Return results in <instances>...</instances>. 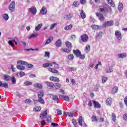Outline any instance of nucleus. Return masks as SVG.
Masks as SVG:
<instances>
[{
  "instance_id": "nucleus-12",
  "label": "nucleus",
  "mask_w": 127,
  "mask_h": 127,
  "mask_svg": "<svg viewBox=\"0 0 127 127\" xmlns=\"http://www.w3.org/2000/svg\"><path fill=\"white\" fill-rule=\"evenodd\" d=\"M96 16L98 17L99 19L101 20V21H104L105 20V17L100 13H96Z\"/></svg>"
},
{
  "instance_id": "nucleus-48",
  "label": "nucleus",
  "mask_w": 127,
  "mask_h": 127,
  "mask_svg": "<svg viewBox=\"0 0 127 127\" xmlns=\"http://www.w3.org/2000/svg\"><path fill=\"white\" fill-rule=\"evenodd\" d=\"M116 119H117L116 114L112 113V119L113 122H116Z\"/></svg>"
},
{
  "instance_id": "nucleus-24",
  "label": "nucleus",
  "mask_w": 127,
  "mask_h": 127,
  "mask_svg": "<svg viewBox=\"0 0 127 127\" xmlns=\"http://www.w3.org/2000/svg\"><path fill=\"white\" fill-rule=\"evenodd\" d=\"M65 45L69 49H71V48H72V43L69 41H67L65 42Z\"/></svg>"
},
{
  "instance_id": "nucleus-49",
  "label": "nucleus",
  "mask_w": 127,
  "mask_h": 127,
  "mask_svg": "<svg viewBox=\"0 0 127 127\" xmlns=\"http://www.w3.org/2000/svg\"><path fill=\"white\" fill-rule=\"evenodd\" d=\"M113 72V68L112 67H108L106 69V73H112Z\"/></svg>"
},
{
  "instance_id": "nucleus-45",
  "label": "nucleus",
  "mask_w": 127,
  "mask_h": 127,
  "mask_svg": "<svg viewBox=\"0 0 127 127\" xmlns=\"http://www.w3.org/2000/svg\"><path fill=\"white\" fill-rule=\"evenodd\" d=\"M3 18H4V19H5V20H7L9 19V16H8V14H5L3 15Z\"/></svg>"
},
{
  "instance_id": "nucleus-54",
  "label": "nucleus",
  "mask_w": 127,
  "mask_h": 127,
  "mask_svg": "<svg viewBox=\"0 0 127 127\" xmlns=\"http://www.w3.org/2000/svg\"><path fill=\"white\" fill-rule=\"evenodd\" d=\"M27 65V67L29 69H32L33 68V65H32L31 64H28Z\"/></svg>"
},
{
  "instance_id": "nucleus-28",
  "label": "nucleus",
  "mask_w": 127,
  "mask_h": 127,
  "mask_svg": "<svg viewBox=\"0 0 127 127\" xmlns=\"http://www.w3.org/2000/svg\"><path fill=\"white\" fill-rule=\"evenodd\" d=\"M17 76H18V77H23V76H25V73L21 71V72H19L17 73Z\"/></svg>"
},
{
  "instance_id": "nucleus-20",
  "label": "nucleus",
  "mask_w": 127,
  "mask_h": 127,
  "mask_svg": "<svg viewBox=\"0 0 127 127\" xmlns=\"http://www.w3.org/2000/svg\"><path fill=\"white\" fill-rule=\"evenodd\" d=\"M118 88L117 86H115L114 87H113L112 88V90L111 91V93L113 94H116V93H118Z\"/></svg>"
},
{
  "instance_id": "nucleus-47",
  "label": "nucleus",
  "mask_w": 127,
  "mask_h": 127,
  "mask_svg": "<svg viewBox=\"0 0 127 127\" xmlns=\"http://www.w3.org/2000/svg\"><path fill=\"white\" fill-rule=\"evenodd\" d=\"M37 35H38V33H36L35 34H32L30 37L29 38H33L34 37H36L37 36Z\"/></svg>"
},
{
  "instance_id": "nucleus-50",
  "label": "nucleus",
  "mask_w": 127,
  "mask_h": 127,
  "mask_svg": "<svg viewBox=\"0 0 127 127\" xmlns=\"http://www.w3.org/2000/svg\"><path fill=\"white\" fill-rule=\"evenodd\" d=\"M24 84L26 85V86H30L32 85V82L26 81L24 82Z\"/></svg>"
},
{
  "instance_id": "nucleus-35",
  "label": "nucleus",
  "mask_w": 127,
  "mask_h": 127,
  "mask_svg": "<svg viewBox=\"0 0 127 127\" xmlns=\"http://www.w3.org/2000/svg\"><path fill=\"white\" fill-rule=\"evenodd\" d=\"M34 87L35 88H39V89H42V85L39 83H36L34 84Z\"/></svg>"
},
{
  "instance_id": "nucleus-57",
  "label": "nucleus",
  "mask_w": 127,
  "mask_h": 127,
  "mask_svg": "<svg viewBox=\"0 0 127 127\" xmlns=\"http://www.w3.org/2000/svg\"><path fill=\"white\" fill-rule=\"evenodd\" d=\"M67 116H68V117H70V118H73V117H74V113L68 112L67 113Z\"/></svg>"
},
{
  "instance_id": "nucleus-56",
  "label": "nucleus",
  "mask_w": 127,
  "mask_h": 127,
  "mask_svg": "<svg viewBox=\"0 0 127 127\" xmlns=\"http://www.w3.org/2000/svg\"><path fill=\"white\" fill-rule=\"evenodd\" d=\"M69 70L70 72H72L73 71H76L77 70V68L76 67H69Z\"/></svg>"
},
{
  "instance_id": "nucleus-42",
  "label": "nucleus",
  "mask_w": 127,
  "mask_h": 127,
  "mask_svg": "<svg viewBox=\"0 0 127 127\" xmlns=\"http://www.w3.org/2000/svg\"><path fill=\"white\" fill-rule=\"evenodd\" d=\"M102 32H100L99 33H97L96 35L97 38H98L99 39H101L102 38Z\"/></svg>"
},
{
  "instance_id": "nucleus-26",
  "label": "nucleus",
  "mask_w": 127,
  "mask_h": 127,
  "mask_svg": "<svg viewBox=\"0 0 127 127\" xmlns=\"http://www.w3.org/2000/svg\"><path fill=\"white\" fill-rule=\"evenodd\" d=\"M45 84H46L48 85V87H49L50 88H51L52 89H53V87L54 86V84L48 82L47 81L45 82Z\"/></svg>"
},
{
  "instance_id": "nucleus-32",
  "label": "nucleus",
  "mask_w": 127,
  "mask_h": 127,
  "mask_svg": "<svg viewBox=\"0 0 127 127\" xmlns=\"http://www.w3.org/2000/svg\"><path fill=\"white\" fill-rule=\"evenodd\" d=\"M4 81H10V80H11V77L9 75H4Z\"/></svg>"
},
{
  "instance_id": "nucleus-7",
  "label": "nucleus",
  "mask_w": 127,
  "mask_h": 127,
  "mask_svg": "<svg viewBox=\"0 0 127 127\" xmlns=\"http://www.w3.org/2000/svg\"><path fill=\"white\" fill-rule=\"evenodd\" d=\"M28 11H29V12H31L32 14H34V15L36 14L37 10H36V8L35 7H32L29 8Z\"/></svg>"
},
{
  "instance_id": "nucleus-3",
  "label": "nucleus",
  "mask_w": 127,
  "mask_h": 127,
  "mask_svg": "<svg viewBox=\"0 0 127 127\" xmlns=\"http://www.w3.org/2000/svg\"><path fill=\"white\" fill-rule=\"evenodd\" d=\"M8 8L10 12H13L15 10V2L14 1H12L10 3Z\"/></svg>"
},
{
  "instance_id": "nucleus-34",
  "label": "nucleus",
  "mask_w": 127,
  "mask_h": 127,
  "mask_svg": "<svg viewBox=\"0 0 127 127\" xmlns=\"http://www.w3.org/2000/svg\"><path fill=\"white\" fill-rule=\"evenodd\" d=\"M80 15L82 18V19H84L86 18V14L84 12V10H82L80 13Z\"/></svg>"
},
{
  "instance_id": "nucleus-31",
  "label": "nucleus",
  "mask_w": 127,
  "mask_h": 127,
  "mask_svg": "<svg viewBox=\"0 0 127 127\" xmlns=\"http://www.w3.org/2000/svg\"><path fill=\"white\" fill-rule=\"evenodd\" d=\"M118 10L121 12L122 10H123V4L121 2H120L118 4Z\"/></svg>"
},
{
  "instance_id": "nucleus-10",
  "label": "nucleus",
  "mask_w": 127,
  "mask_h": 127,
  "mask_svg": "<svg viewBox=\"0 0 127 127\" xmlns=\"http://www.w3.org/2000/svg\"><path fill=\"white\" fill-rule=\"evenodd\" d=\"M40 118H41V119H44V118H47V110H45L43 113H42L40 116Z\"/></svg>"
},
{
  "instance_id": "nucleus-53",
  "label": "nucleus",
  "mask_w": 127,
  "mask_h": 127,
  "mask_svg": "<svg viewBox=\"0 0 127 127\" xmlns=\"http://www.w3.org/2000/svg\"><path fill=\"white\" fill-rule=\"evenodd\" d=\"M68 58L69 59V60H72V59H74V55L70 54L68 55Z\"/></svg>"
},
{
  "instance_id": "nucleus-40",
  "label": "nucleus",
  "mask_w": 127,
  "mask_h": 127,
  "mask_svg": "<svg viewBox=\"0 0 127 127\" xmlns=\"http://www.w3.org/2000/svg\"><path fill=\"white\" fill-rule=\"evenodd\" d=\"M91 28L94 29V30H98V29H99V26L97 25H91Z\"/></svg>"
},
{
  "instance_id": "nucleus-38",
  "label": "nucleus",
  "mask_w": 127,
  "mask_h": 127,
  "mask_svg": "<svg viewBox=\"0 0 127 127\" xmlns=\"http://www.w3.org/2000/svg\"><path fill=\"white\" fill-rule=\"evenodd\" d=\"M53 39L52 37H50V38H49L47 41H46V42L45 43V45H46L47 44H49V43H50V42H51V39Z\"/></svg>"
},
{
  "instance_id": "nucleus-5",
  "label": "nucleus",
  "mask_w": 127,
  "mask_h": 127,
  "mask_svg": "<svg viewBox=\"0 0 127 127\" xmlns=\"http://www.w3.org/2000/svg\"><path fill=\"white\" fill-rule=\"evenodd\" d=\"M81 40L82 42H87L88 39H89V37L87 34H84L80 36Z\"/></svg>"
},
{
  "instance_id": "nucleus-61",
  "label": "nucleus",
  "mask_w": 127,
  "mask_h": 127,
  "mask_svg": "<svg viewBox=\"0 0 127 127\" xmlns=\"http://www.w3.org/2000/svg\"><path fill=\"white\" fill-rule=\"evenodd\" d=\"M46 124V122L45 121V120H42V121L41 122V126H45V125Z\"/></svg>"
},
{
  "instance_id": "nucleus-41",
  "label": "nucleus",
  "mask_w": 127,
  "mask_h": 127,
  "mask_svg": "<svg viewBox=\"0 0 127 127\" xmlns=\"http://www.w3.org/2000/svg\"><path fill=\"white\" fill-rule=\"evenodd\" d=\"M11 80L12 84H16V79H15V77L14 76L11 77Z\"/></svg>"
},
{
  "instance_id": "nucleus-63",
  "label": "nucleus",
  "mask_w": 127,
  "mask_h": 127,
  "mask_svg": "<svg viewBox=\"0 0 127 127\" xmlns=\"http://www.w3.org/2000/svg\"><path fill=\"white\" fill-rule=\"evenodd\" d=\"M107 81V77H102V83H106Z\"/></svg>"
},
{
  "instance_id": "nucleus-44",
  "label": "nucleus",
  "mask_w": 127,
  "mask_h": 127,
  "mask_svg": "<svg viewBox=\"0 0 127 127\" xmlns=\"http://www.w3.org/2000/svg\"><path fill=\"white\" fill-rule=\"evenodd\" d=\"M61 87V85L60 83H56L55 85H54L53 88H55V89H59Z\"/></svg>"
},
{
  "instance_id": "nucleus-23",
  "label": "nucleus",
  "mask_w": 127,
  "mask_h": 127,
  "mask_svg": "<svg viewBox=\"0 0 127 127\" xmlns=\"http://www.w3.org/2000/svg\"><path fill=\"white\" fill-rule=\"evenodd\" d=\"M41 27H42V23L39 24L37 26L35 27V30L36 31H39Z\"/></svg>"
},
{
  "instance_id": "nucleus-46",
  "label": "nucleus",
  "mask_w": 127,
  "mask_h": 127,
  "mask_svg": "<svg viewBox=\"0 0 127 127\" xmlns=\"http://www.w3.org/2000/svg\"><path fill=\"white\" fill-rule=\"evenodd\" d=\"M41 110V107L37 106L36 107L34 108V112H39Z\"/></svg>"
},
{
  "instance_id": "nucleus-60",
  "label": "nucleus",
  "mask_w": 127,
  "mask_h": 127,
  "mask_svg": "<svg viewBox=\"0 0 127 127\" xmlns=\"http://www.w3.org/2000/svg\"><path fill=\"white\" fill-rule=\"evenodd\" d=\"M31 102H32L31 100L28 99H26L25 101V103H26V104H30Z\"/></svg>"
},
{
  "instance_id": "nucleus-25",
  "label": "nucleus",
  "mask_w": 127,
  "mask_h": 127,
  "mask_svg": "<svg viewBox=\"0 0 127 127\" xmlns=\"http://www.w3.org/2000/svg\"><path fill=\"white\" fill-rule=\"evenodd\" d=\"M61 50L62 51H63V52H66V53H69L70 52H71V51L72 50L71 49H67V48H65V49H61Z\"/></svg>"
},
{
  "instance_id": "nucleus-14",
  "label": "nucleus",
  "mask_w": 127,
  "mask_h": 127,
  "mask_svg": "<svg viewBox=\"0 0 127 127\" xmlns=\"http://www.w3.org/2000/svg\"><path fill=\"white\" fill-rule=\"evenodd\" d=\"M43 68H47L48 67H52V62L49 63H45L43 65Z\"/></svg>"
},
{
  "instance_id": "nucleus-62",
  "label": "nucleus",
  "mask_w": 127,
  "mask_h": 127,
  "mask_svg": "<svg viewBox=\"0 0 127 127\" xmlns=\"http://www.w3.org/2000/svg\"><path fill=\"white\" fill-rule=\"evenodd\" d=\"M50 53L48 52H45V57H49Z\"/></svg>"
},
{
  "instance_id": "nucleus-16",
  "label": "nucleus",
  "mask_w": 127,
  "mask_h": 127,
  "mask_svg": "<svg viewBox=\"0 0 127 127\" xmlns=\"http://www.w3.org/2000/svg\"><path fill=\"white\" fill-rule=\"evenodd\" d=\"M93 103L94 105L95 108H97L98 109L101 108V106L100 105V103H99V102H96L95 100H93Z\"/></svg>"
},
{
  "instance_id": "nucleus-51",
  "label": "nucleus",
  "mask_w": 127,
  "mask_h": 127,
  "mask_svg": "<svg viewBox=\"0 0 127 127\" xmlns=\"http://www.w3.org/2000/svg\"><path fill=\"white\" fill-rule=\"evenodd\" d=\"M72 122L74 126V127H78V126H77V121L75 119H72Z\"/></svg>"
},
{
  "instance_id": "nucleus-36",
  "label": "nucleus",
  "mask_w": 127,
  "mask_h": 127,
  "mask_svg": "<svg viewBox=\"0 0 127 127\" xmlns=\"http://www.w3.org/2000/svg\"><path fill=\"white\" fill-rule=\"evenodd\" d=\"M15 40H9L8 41V43L12 47H14V44H13V42H15Z\"/></svg>"
},
{
  "instance_id": "nucleus-9",
  "label": "nucleus",
  "mask_w": 127,
  "mask_h": 127,
  "mask_svg": "<svg viewBox=\"0 0 127 127\" xmlns=\"http://www.w3.org/2000/svg\"><path fill=\"white\" fill-rule=\"evenodd\" d=\"M50 81H53V82H55L56 83H59V82L60 81L59 78L54 76H51L50 77Z\"/></svg>"
},
{
  "instance_id": "nucleus-29",
  "label": "nucleus",
  "mask_w": 127,
  "mask_h": 127,
  "mask_svg": "<svg viewBox=\"0 0 127 127\" xmlns=\"http://www.w3.org/2000/svg\"><path fill=\"white\" fill-rule=\"evenodd\" d=\"M53 65H55L56 69H59V64L56 63V62H52V66H53Z\"/></svg>"
},
{
  "instance_id": "nucleus-55",
  "label": "nucleus",
  "mask_w": 127,
  "mask_h": 127,
  "mask_svg": "<svg viewBox=\"0 0 127 127\" xmlns=\"http://www.w3.org/2000/svg\"><path fill=\"white\" fill-rule=\"evenodd\" d=\"M92 122H97V121H98L96 116H94V115L92 116Z\"/></svg>"
},
{
  "instance_id": "nucleus-22",
  "label": "nucleus",
  "mask_w": 127,
  "mask_h": 127,
  "mask_svg": "<svg viewBox=\"0 0 127 127\" xmlns=\"http://www.w3.org/2000/svg\"><path fill=\"white\" fill-rule=\"evenodd\" d=\"M106 103L108 106H111L112 105V98L109 97L107 98Z\"/></svg>"
},
{
  "instance_id": "nucleus-21",
  "label": "nucleus",
  "mask_w": 127,
  "mask_h": 127,
  "mask_svg": "<svg viewBox=\"0 0 127 127\" xmlns=\"http://www.w3.org/2000/svg\"><path fill=\"white\" fill-rule=\"evenodd\" d=\"M17 69L20 70V71H24V70H25V66L23 65H17Z\"/></svg>"
},
{
  "instance_id": "nucleus-37",
  "label": "nucleus",
  "mask_w": 127,
  "mask_h": 127,
  "mask_svg": "<svg viewBox=\"0 0 127 127\" xmlns=\"http://www.w3.org/2000/svg\"><path fill=\"white\" fill-rule=\"evenodd\" d=\"M91 49V46H90V45H87L86 48H85V53H88L89 51H90V50Z\"/></svg>"
},
{
  "instance_id": "nucleus-2",
  "label": "nucleus",
  "mask_w": 127,
  "mask_h": 127,
  "mask_svg": "<svg viewBox=\"0 0 127 127\" xmlns=\"http://www.w3.org/2000/svg\"><path fill=\"white\" fill-rule=\"evenodd\" d=\"M73 53L76 57H79L80 59H85V56L81 55V51L79 49L73 50Z\"/></svg>"
},
{
  "instance_id": "nucleus-4",
  "label": "nucleus",
  "mask_w": 127,
  "mask_h": 127,
  "mask_svg": "<svg viewBox=\"0 0 127 127\" xmlns=\"http://www.w3.org/2000/svg\"><path fill=\"white\" fill-rule=\"evenodd\" d=\"M112 25H114V21H109L105 22L103 23L102 25V27L106 28L107 27L112 26Z\"/></svg>"
},
{
  "instance_id": "nucleus-64",
  "label": "nucleus",
  "mask_w": 127,
  "mask_h": 127,
  "mask_svg": "<svg viewBox=\"0 0 127 127\" xmlns=\"http://www.w3.org/2000/svg\"><path fill=\"white\" fill-rule=\"evenodd\" d=\"M124 103L126 106V107H127V96H126L125 98H124Z\"/></svg>"
},
{
  "instance_id": "nucleus-58",
  "label": "nucleus",
  "mask_w": 127,
  "mask_h": 127,
  "mask_svg": "<svg viewBox=\"0 0 127 127\" xmlns=\"http://www.w3.org/2000/svg\"><path fill=\"white\" fill-rule=\"evenodd\" d=\"M51 127H58V124L55 123H52Z\"/></svg>"
},
{
  "instance_id": "nucleus-59",
  "label": "nucleus",
  "mask_w": 127,
  "mask_h": 127,
  "mask_svg": "<svg viewBox=\"0 0 127 127\" xmlns=\"http://www.w3.org/2000/svg\"><path fill=\"white\" fill-rule=\"evenodd\" d=\"M56 25V23H54V24H52L51 25V26L50 27V30H52V29H53L55 27Z\"/></svg>"
},
{
  "instance_id": "nucleus-15",
  "label": "nucleus",
  "mask_w": 127,
  "mask_h": 127,
  "mask_svg": "<svg viewBox=\"0 0 127 127\" xmlns=\"http://www.w3.org/2000/svg\"><path fill=\"white\" fill-rule=\"evenodd\" d=\"M62 44V42H61V39H58L56 42H55V45L57 47H60Z\"/></svg>"
},
{
  "instance_id": "nucleus-39",
  "label": "nucleus",
  "mask_w": 127,
  "mask_h": 127,
  "mask_svg": "<svg viewBox=\"0 0 127 127\" xmlns=\"http://www.w3.org/2000/svg\"><path fill=\"white\" fill-rule=\"evenodd\" d=\"M72 5L74 6V7H78V6L80 5V2H79V1L74 2Z\"/></svg>"
},
{
  "instance_id": "nucleus-33",
  "label": "nucleus",
  "mask_w": 127,
  "mask_h": 127,
  "mask_svg": "<svg viewBox=\"0 0 127 127\" xmlns=\"http://www.w3.org/2000/svg\"><path fill=\"white\" fill-rule=\"evenodd\" d=\"M117 57L118 58H125V57H126V54L125 53L119 54L117 55Z\"/></svg>"
},
{
  "instance_id": "nucleus-11",
  "label": "nucleus",
  "mask_w": 127,
  "mask_h": 127,
  "mask_svg": "<svg viewBox=\"0 0 127 127\" xmlns=\"http://www.w3.org/2000/svg\"><path fill=\"white\" fill-rule=\"evenodd\" d=\"M99 11L100 12L104 13V12H107V11H108V8L105 6H100L99 8Z\"/></svg>"
},
{
  "instance_id": "nucleus-18",
  "label": "nucleus",
  "mask_w": 127,
  "mask_h": 127,
  "mask_svg": "<svg viewBox=\"0 0 127 127\" xmlns=\"http://www.w3.org/2000/svg\"><path fill=\"white\" fill-rule=\"evenodd\" d=\"M0 87L8 88V84H7V83H3L1 81H0Z\"/></svg>"
},
{
  "instance_id": "nucleus-27",
  "label": "nucleus",
  "mask_w": 127,
  "mask_h": 127,
  "mask_svg": "<svg viewBox=\"0 0 127 127\" xmlns=\"http://www.w3.org/2000/svg\"><path fill=\"white\" fill-rule=\"evenodd\" d=\"M72 17H73V15L72 14H69L68 15H65L64 18L66 19V20H68L69 19H71Z\"/></svg>"
},
{
  "instance_id": "nucleus-52",
  "label": "nucleus",
  "mask_w": 127,
  "mask_h": 127,
  "mask_svg": "<svg viewBox=\"0 0 127 127\" xmlns=\"http://www.w3.org/2000/svg\"><path fill=\"white\" fill-rule=\"evenodd\" d=\"M64 99L65 101H66L67 102H69L70 101V97L68 96H64Z\"/></svg>"
},
{
  "instance_id": "nucleus-1",
  "label": "nucleus",
  "mask_w": 127,
  "mask_h": 127,
  "mask_svg": "<svg viewBox=\"0 0 127 127\" xmlns=\"http://www.w3.org/2000/svg\"><path fill=\"white\" fill-rule=\"evenodd\" d=\"M37 94L39 103L42 104H44V100L42 98V97L44 96V93L43 92V91L40 90L37 93Z\"/></svg>"
},
{
  "instance_id": "nucleus-17",
  "label": "nucleus",
  "mask_w": 127,
  "mask_h": 127,
  "mask_svg": "<svg viewBox=\"0 0 127 127\" xmlns=\"http://www.w3.org/2000/svg\"><path fill=\"white\" fill-rule=\"evenodd\" d=\"M48 70L49 72H51V73H53L54 74H58V70L54 68H49Z\"/></svg>"
},
{
  "instance_id": "nucleus-43",
  "label": "nucleus",
  "mask_w": 127,
  "mask_h": 127,
  "mask_svg": "<svg viewBox=\"0 0 127 127\" xmlns=\"http://www.w3.org/2000/svg\"><path fill=\"white\" fill-rule=\"evenodd\" d=\"M72 27H73V25L70 24V25H68V26H66V27L64 28V29H65V30H69L71 29L72 28Z\"/></svg>"
},
{
  "instance_id": "nucleus-6",
  "label": "nucleus",
  "mask_w": 127,
  "mask_h": 127,
  "mask_svg": "<svg viewBox=\"0 0 127 127\" xmlns=\"http://www.w3.org/2000/svg\"><path fill=\"white\" fill-rule=\"evenodd\" d=\"M115 35L117 39H122V33L119 31H115Z\"/></svg>"
},
{
  "instance_id": "nucleus-8",
  "label": "nucleus",
  "mask_w": 127,
  "mask_h": 127,
  "mask_svg": "<svg viewBox=\"0 0 127 127\" xmlns=\"http://www.w3.org/2000/svg\"><path fill=\"white\" fill-rule=\"evenodd\" d=\"M47 96H49L50 98H52V99L53 100V101H54V102L58 100V96H57V95L48 94Z\"/></svg>"
},
{
  "instance_id": "nucleus-30",
  "label": "nucleus",
  "mask_w": 127,
  "mask_h": 127,
  "mask_svg": "<svg viewBox=\"0 0 127 127\" xmlns=\"http://www.w3.org/2000/svg\"><path fill=\"white\" fill-rule=\"evenodd\" d=\"M83 117L82 116H80L78 119V124L80 126H83Z\"/></svg>"
},
{
  "instance_id": "nucleus-19",
  "label": "nucleus",
  "mask_w": 127,
  "mask_h": 127,
  "mask_svg": "<svg viewBox=\"0 0 127 127\" xmlns=\"http://www.w3.org/2000/svg\"><path fill=\"white\" fill-rule=\"evenodd\" d=\"M46 9V8H45V7H43L40 11L41 14H42V15H44L45 14H46V13H47V10H46L45 11Z\"/></svg>"
},
{
  "instance_id": "nucleus-13",
  "label": "nucleus",
  "mask_w": 127,
  "mask_h": 127,
  "mask_svg": "<svg viewBox=\"0 0 127 127\" xmlns=\"http://www.w3.org/2000/svg\"><path fill=\"white\" fill-rule=\"evenodd\" d=\"M18 65H27L28 63L25 61H18L17 62Z\"/></svg>"
}]
</instances>
